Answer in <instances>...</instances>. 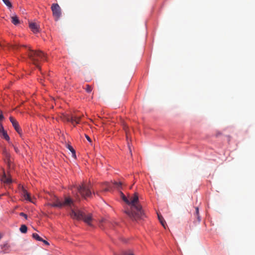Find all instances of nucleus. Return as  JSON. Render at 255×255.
<instances>
[{
  "label": "nucleus",
  "instance_id": "9d476101",
  "mask_svg": "<svg viewBox=\"0 0 255 255\" xmlns=\"http://www.w3.org/2000/svg\"><path fill=\"white\" fill-rule=\"evenodd\" d=\"M29 27L34 33H37L39 31V27L35 23H30Z\"/></svg>",
  "mask_w": 255,
  "mask_h": 255
},
{
  "label": "nucleus",
  "instance_id": "ddd939ff",
  "mask_svg": "<svg viewBox=\"0 0 255 255\" xmlns=\"http://www.w3.org/2000/svg\"><path fill=\"white\" fill-rule=\"evenodd\" d=\"M1 180L6 183L9 184L11 182V180L10 178L7 177L5 174L4 173L3 176L2 177Z\"/></svg>",
  "mask_w": 255,
  "mask_h": 255
},
{
  "label": "nucleus",
  "instance_id": "cd10ccee",
  "mask_svg": "<svg viewBox=\"0 0 255 255\" xmlns=\"http://www.w3.org/2000/svg\"><path fill=\"white\" fill-rule=\"evenodd\" d=\"M195 216L197 218V219L198 220V221L199 222L200 221V220H201L199 214H198V215H197V216Z\"/></svg>",
  "mask_w": 255,
  "mask_h": 255
},
{
  "label": "nucleus",
  "instance_id": "c85d7f7f",
  "mask_svg": "<svg viewBox=\"0 0 255 255\" xmlns=\"http://www.w3.org/2000/svg\"><path fill=\"white\" fill-rule=\"evenodd\" d=\"M4 117L2 114H0V122L3 119Z\"/></svg>",
  "mask_w": 255,
  "mask_h": 255
},
{
  "label": "nucleus",
  "instance_id": "423d86ee",
  "mask_svg": "<svg viewBox=\"0 0 255 255\" xmlns=\"http://www.w3.org/2000/svg\"><path fill=\"white\" fill-rule=\"evenodd\" d=\"M81 116L78 115H63L62 120L64 121L71 122L72 124H78L81 120Z\"/></svg>",
  "mask_w": 255,
  "mask_h": 255
},
{
  "label": "nucleus",
  "instance_id": "f3484780",
  "mask_svg": "<svg viewBox=\"0 0 255 255\" xmlns=\"http://www.w3.org/2000/svg\"><path fill=\"white\" fill-rule=\"evenodd\" d=\"M32 237L38 241H43V239L36 233H33Z\"/></svg>",
  "mask_w": 255,
  "mask_h": 255
},
{
  "label": "nucleus",
  "instance_id": "f257e3e1",
  "mask_svg": "<svg viewBox=\"0 0 255 255\" xmlns=\"http://www.w3.org/2000/svg\"><path fill=\"white\" fill-rule=\"evenodd\" d=\"M128 205L130 206V210H126L125 213L132 220H137L142 219L144 213L141 206L138 203L137 193H135L133 196L129 197Z\"/></svg>",
  "mask_w": 255,
  "mask_h": 255
},
{
  "label": "nucleus",
  "instance_id": "4468645a",
  "mask_svg": "<svg viewBox=\"0 0 255 255\" xmlns=\"http://www.w3.org/2000/svg\"><path fill=\"white\" fill-rule=\"evenodd\" d=\"M157 215H158V219H159L160 223L161 224L162 226L164 228H165L166 222H165V220H164L163 217L159 214H158Z\"/></svg>",
  "mask_w": 255,
  "mask_h": 255
},
{
  "label": "nucleus",
  "instance_id": "4be33fe9",
  "mask_svg": "<svg viewBox=\"0 0 255 255\" xmlns=\"http://www.w3.org/2000/svg\"><path fill=\"white\" fill-rule=\"evenodd\" d=\"M85 90L87 92L90 93L92 91V89L90 85H86Z\"/></svg>",
  "mask_w": 255,
  "mask_h": 255
},
{
  "label": "nucleus",
  "instance_id": "f704fd0d",
  "mask_svg": "<svg viewBox=\"0 0 255 255\" xmlns=\"http://www.w3.org/2000/svg\"><path fill=\"white\" fill-rule=\"evenodd\" d=\"M0 46H1V45L0 44Z\"/></svg>",
  "mask_w": 255,
  "mask_h": 255
},
{
  "label": "nucleus",
  "instance_id": "b1692460",
  "mask_svg": "<svg viewBox=\"0 0 255 255\" xmlns=\"http://www.w3.org/2000/svg\"><path fill=\"white\" fill-rule=\"evenodd\" d=\"M19 215L21 216L24 217L25 219H27V216L25 213H24L23 212H21L19 214Z\"/></svg>",
  "mask_w": 255,
  "mask_h": 255
},
{
  "label": "nucleus",
  "instance_id": "0eeeda50",
  "mask_svg": "<svg viewBox=\"0 0 255 255\" xmlns=\"http://www.w3.org/2000/svg\"><path fill=\"white\" fill-rule=\"evenodd\" d=\"M53 15L55 20H58L61 15V9L57 3H53L51 6Z\"/></svg>",
  "mask_w": 255,
  "mask_h": 255
},
{
  "label": "nucleus",
  "instance_id": "2f4dec72",
  "mask_svg": "<svg viewBox=\"0 0 255 255\" xmlns=\"http://www.w3.org/2000/svg\"><path fill=\"white\" fill-rule=\"evenodd\" d=\"M76 199H77V200H78V199H79V196H78V195H76Z\"/></svg>",
  "mask_w": 255,
  "mask_h": 255
},
{
  "label": "nucleus",
  "instance_id": "39448f33",
  "mask_svg": "<svg viewBox=\"0 0 255 255\" xmlns=\"http://www.w3.org/2000/svg\"><path fill=\"white\" fill-rule=\"evenodd\" d=\"M91 185L89 184L82 183L77 187V189L81 196L84 199L91 197L92 192L90 190Z\"/></svg>",
  "mask_w": 255,
  "mask_h": 255
},
{
  "label": "nucleus",
  "instance_id": "20e7f679",
  "mask_svg": "<svg viewBox=\"0 0 255 255\" xmlns=\"http://www.w3.org/2000/svg\"><path fill=\"white\" fill-rule=\"evenodd\" d=\"M51 207L62 208L63 207H68L72 208L75 207L73 200L70 197H65L63 200L57 198L54 202L50 204Z\"/></svg>",
  "mask_w": 255,
  "mask_h": 255
},
{
  "label": "nucleus",
  "instance_id": "7ed1b4c3",
  "mask_svg": "<svg viewBox=\"0 0 255 255\" xmlns=\"http://www.w3.org/2000/svg\"><path fill=\"white\" fill-rule=\"evenodd\" d=\"M71 217L73 219L83 220L88 225L91 226V221L92 220V216L91 213H87L85 211L79 209H71L70 213Z\"/></svg>",
  "mask_w": 255,
  "mask_h": 255
},
{
  "label": "nucleus",
  "instance_id": "f8f14e48",
  "mask_svg": "<svg viewBox=\"0 0 255 255\" xmlns=\"http://www.w3.org/2000/svg\"><path fill=\"white\" fill-rule=\"evenodd\" d=\"M66 147L71 152L72 156L74 158H76V152L73 147L70 144H67Z\"/></svg>",
  "mask_w": 255,
  "mask_h": 255
},
{
  "label": "nucleus",
  "instance_id": "393cba45",
  "mask_svg": "<svg viewBox=\"0 0 255 255\" xmlns=\"http://www.w3.org/2000/svg\"><path fill=\"white\" fill-rule=\"evenodd\" d=\"M195 210H196V211H195V216H197V215L199 214V209H198V207H196V208H195Z\"/></svg>",
  "mask_w": 255,
  "mask_h": 255
},
{
  "label": "nucleus",
  "instance_id": "9b49d317",
  "mask_svg": "<svg viewBox=\"0 0 255 255\" xmlns=\"http://www.w3.org/2000/svg\"><path fill=\"white\" fill-rule=\"evenodd\" d=\"M11 22L14 24V25H17L19 23V20L18 19V17L17 15H12L11 16Z\"/></svg>",
  "mask_w": 255,
  "mask_h": 255
},
{
  "label": "nucleus",
  "instance_id": "f03ea898",
  "mask_svg": "<svg viewBox=\"0 0 255 255\" xmlns=\"http://www.w3.org/2000/svg\"><path fill=\"white\" fill-rule=\"evenodd\" d=\"M26 53L31 62L39 69L41 62L47 60L46 55L41 51L33 50L29 47Z\"/></svg>",
  "mask_w": 255,
  "mask_h": 255
},
{
  "label": "nucleus",
  "instance_id": "412c9836",
  "mask_svg": "<svg viewBox=\"0 0 255 255\" xmlns=\"http://www.w3.org/2000/svg\"><path fill=\"white\" fill-rule=\"evenodd\" d=\"M114 184L115 186H116V187L118 189L120 188V187L123 185V183L121 182H115L114 183Z\"/></svg>",
  "mask_w": 255,
  "mask_h": 255
},
{
  "label": "nucleus",
  "instance_id": "1a4fd4ad",
  "mask_svg": "<svg viewBox=\"0 0 255 255\" xmlns=\"http://www.w3.org/2000/svg\"><path fill=\"white\" fill-rule=\"evenodd\" d=\"M22 194L25 200L33 203V201L31 199L30 194L27 192V191L25 189L23 188L22 189Z\"/></svg>",
  "mask_w": 255,
  "mask_h": 255
},
{
  "label": "nucleus",
  "instance_id": "473e14b6",
  "mask_svg": "<svg viewBox=\"0 0 255 255\" xmlns=\"http://www.w3.org/2000/svg\"><path fill=\"white\" fill-rule=\"evenodd\" d=\"M17 48V46H13V48H14V49H15V48Z\"/></svg>",
  "mask_w": 255,
  "mask_h": 255
},
{
  "label": "nucleus",
  "instance_id": "6ab92c4d",
  "mask_svg": "<svg viewBox=\"0 0 255 255\" xmlns=\"http://www.w3.org/2000/svg\"><path fill=\"white\" fill-rule=\"evenodd\" d=\"M106 185V187L103 188L104 191H109L112 189V188L109 183H107Z\"/></svg>",
  "mask_w": 255,
  "mask_h": 255
},
{
  "label": "nucleus",
  "instance_id": "72a5a7b5",
  "mask_svg": "<svg viewBox=\"0 0 255 255\" xmlns=\"http://www.w3.org/2000/svg\"><path fill=\"white\" fill-rule=\"evenodd\" d=\"M1 238H2V235L0 234V240L1 239Z\"/></svg>",
  "mask_w": 255,
  "mask_h": 255
},
{
  "label": "nucleus",
  "instance_id": "6e6552de",
  "mask_svg": "<svg viewBox=\"0 0 255 255\" xmlns=\"http://www.w3.org/2000/svg\"><path fill=\"white\" fill-rule=\"evenodd\" d=\"M9 120H10V122L11 123L13 127H14V128H15V129L16 130V131L19 133V134H21V129L20 128H19V125H18V122L16 121V120L14 119L13 117H10L9 118Z\"/></svg>",
  "mask_w": 255,
  "mask_h": 255
},
{
  "label": "nucleus",
  "instance_id": "7c9ffc66",
  "mask_svg": "<svg viewBox=\"0 0 255 255\" xmlns=\"http://www.w3.org/2000/svg\"><path fill=\"white\" fill-rule=\"evenodd\" d=\"M14 150H15L16 152H18V151H19V150H18V149L17 147H14Z\"/></svg>",
  "mask_w": 255,
  "mask_h": 255
},
{
  "label": "nucleus",
  "instance_id": "bb28decb",
  "mask_svg": "<svg viewBox=\"0 0 255 255\" xmlns=\"http://www.w3.org/2000/svg\"><path fill=\"white\" fill-rule=\"evenodd\" d=\"M4 129L3 127H2L1 125L0 124V134H1V133L2 132V131H3Z\"/></svg>",
  "mask_w": 255,
  "mask_h": 255
},
{
  "label": "nucleus",
  "instance_id": "a878e982",
  "mask_svg": "<svg viewBox=\"0 0 255 255\" xmlns=\"http://www.w3.org/2000/svg\"><path fill=\"white\" fill-rule=\"evenodd\" d=\"M85 137H86V138H87V139L89 142H92L91 139L90 138V137L88 135H86H86H85Z\"/></svg>",
  "mask_w": 255,
  "mask_h": 255
},
{
  "label": "nucleus",
  "instance_id": "2eb2a0df",
  "mask_svg": "<svg viewBox=\"0 0 255 255\" xmlns=\"http://www.w3.org/2000/svg\"><path fill=\"white\" fill-rule=\"evenodd\" d=\"M0 135L2 136L7 141H8L9 140V136L8 135L6 132L4 130L3 131H2V132L1 133V134H0Z\"/></svg>",
  "mask_w": 255,
  "mask_h": 255
},
{
  "label": "nucleus",
  "instance_id": "a211bd4d",
  "mask_svg": "<svg viewBox=\"0 0 255 255\" xmlns=\"http://www.w3.org/2000/svg\"><path fill=\"white\" fill-rule=\"evenodd\" d=\"M3 3L9 8L12 7V4L9 0H2Z\"/></svg>",
  "mask_w": 255,
  "mask_h": 255
},
{
  "label": "nucleus",
  "instance_id": "aec40b11",
  "mask_svg": "<svg viewBox=\"0 0 255 255\" xmlns=\"http://www.w3.org/2000/svg\"><path fill=\"white\" fill-rule=\"evenodd\" d=\"M121 197L123 200L128 204L129 203V200L126 197V196L121 192Z\"/></svg>",
  "mask_w": 255,
  "mask_h": 255
},
{
  "label": "nucleus",
  "instance_id": "c756f323",
  "mask_svg": "<svg viewBox=\"0 0 255 255\" xmlns=\"http://www.w3.org/2000/svg\"><path fill=\"white\" fill-rule=\"evenodd\" d=\"M41 242H43L45 245H49V243H48V242H47L45 240H43V241H41Z\"/></svg>",
  "mask_w": 255,
  "mask_h": 255
},
{
  "label": "nucleus",
  "instance_id": "dca6fc26",
  "mask_svg": "<svg viewBox=\"0 0 255 255\" xmlns=\"http://www.w3.org/2000/svg\"><path fill=\"white\" fill-rule=\"evenodd\" d=\"M20 231L22 233H26L27 231V228L25 225H22L19 229Z\"/></svg>",
  "mask_w": 255,
  "mask_h": 255
},
{
  "label": "nucleus",
  "instance_id": "5701e85b",
  "mask_svg": "<svg viewBox=\"0 0 255 255\" xmlns=\"http://www.w3.org/2000/svg\"><path fill=\"white\" fill-rule=\"evenodd\" d=\"M125 255H134L131 251H126L124 253Z\"/></svg>",
  "mask_w": 255,
  "mask_h": 255
}]
</instances>
